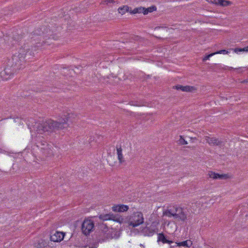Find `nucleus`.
Wrapping results in <instances>:
<instances>
[{"instance_id": "f257e3e1", "label": "nucleus", "mask_w": 248, "mask_h": 248, "mask_svg": "<svg viewBox=\"0 0 248 248\" xmlns=\"http://www.w3.org/2000/svg\"><path fill=\"white\" fill-rule=\"evenodd\" d=\"M70 114L67 113L64 115L62 120L55 121L51 119H48L42 123H39L36 125V131L38 133L43 134L45 132L51 133L56 132L60 129H63L67 127L69 121Z\"/></svg>"}, {"instance_id": "f03ea898", "label": "nucleus", "mask_w": 248, "mask_h": 248, "mask_svg": "<svg viewBox=\"0 0 248 248\" xmlns=\"http://www.w3.org/2000/svg\"><path fill=\"white\" fill-rule=\"evenodd\" d=\"M19 55H14L12 59L8 61L6 67L3 70L0 71V77L3 80L8 79L5 76L13 75L17 70L22 68V65L24 61L21 59L22 57H19Z\"/></svg>"}, {"instance_id": "7ed1b4c3", "label": "nucleus", "mask_w": 248, "mask_h": 248, "mask_svg": "<svg viewBox=\"0 0 248 248\" xmlns=\"http://www.w3.org/2000/svg\"><path fill=\"white\" fill-rule=\"evenodd\" d=\"M144 222L143 214L140 212L134 213L129 217V226L136 227L142 224Z\"/></svg>"}, {"instance_id": "20e7f679", "label": "nucleus", "mask_w": 248, "mask_h": 248, "mask_svg": "<svg viewBox=\"0 0 248 248\" xmlns=\"http://www.w3.org/2000/svg\"><path fill=\"white\" fill-rule=\"evenodd\" d=\"M94 227L93 221L91 219H85L81 226V230L83 233L87 235L93 231Z\"/></svg>"}, {"instance_id": "39448f33", "label": "nucleus", "mask_w": 248, "mask_h": 248, "mask_svg": "<svg viewBox=\"0 0 248 248\" xmlns=\"http://www.w3.org/2000/svg\"><path fill=\"white\" fill-rule=\"evenodd\" d=\"M175 218L183 222L187 219V214L184 208L180 207L175 208Z\"/></svg>"}, {"instance_id": "423d86ee", "label": "nucleus", "mask_w": 248, "mask_h": 248, "mask_svg": "<svg viewBox=\"0 0 248 248\" xmlns=\"http://www.w3.org/2000/svg\"><path fill=\"white\" fill-rule=\"evenodd\" d=\"M205 140L210 146H217L220 147L224 145V142L216 137H205Z\"/></svg>"}, {"instance_id": "0eeeda50", "label": "nucleus", "mask_w": 248, "mask_h": 248, "mask_svg": "<svg viewBox=\"0 0 248 248\" xmlns=\"http://www.w3.org/2000/svg\"><path fill=\"white\" fill-rule=\"evenodd\" d=\"M157 228L155 226H151L145 227L142 230V232L144 235L151 236L157 232Z\"/></svg>"}, {"instance_id": "6e6552de", "label": "nucleus", "mask_w": 248, "mask_h": 248, "mask_svg": "<svg viewBox=\"0 0 248 248\" xmlns=\"http://www.w3.org/2000/svg\"><path fill=\"white\" fill-rule=\"evenodd\" d=\"M64 235L63 232L56 231L54 234L50 235V239L51 241L55 242H60L63 239Z\"/></svg>"}, {"instance_id": "1a4fd4ad", "label": "nucleus", "mask_w": 248, "mask_h": 248, "mask_svg": "<svg viewBox=\"0 0 248 248\" xmlns=\"http://www.w3.org/2000/svg\"><path fill=\"white\" fill-rule=\"evenodd\" d=\"M111 209L115 212H124L128 210L129 207L124 204H115L112 207Z\"/></svg>"}, {"instance_id": "9d476101", "label": "nucleus", "mask_w": 248, "mask_h": 248, "mask_svg": "<svg viewBox=\"0 0 248 248\" xmlns=\"http://www.w3.org/2000/svg\"><path fill=\"white\" fill-rule=\"evenodd\" d=\"M173 88L177 90H181L185 92H192L193 91L196 90L195 88L193 86L188 85L184 86L181 85H177L174 86Z\"/></svg>"}, {"instance_id": "9b49d317", "label": "nucleus", "mask_w": 248, "mask_h": 248, "mask_svg": "<svg viewBox=\"0 0 248 248\" xmlns=\"http://www.w3.org/2000/svg\"><path fill=\"white\" fill-rule=\"evenodd\" d=\"M208 175L210 178L214 179H227L229 178L228 174H220L213 171H209Z\"/></svg>"}, {"instance_id": "f8f14e48", "label": "nucleus", "mask_w": 248, "mask_h": 248, "mask_svg": "<svg viewBox=\"0 0 248 248\" xmlns=\"http://www.w3.org/2000/svg\"><path fill=\"white\" fill-rule=\"evenodd\" d=\"M157 242H161L163 244H171L173 241L168 239V237L163 232L157 233Z\"/></svg>"}, {"instance_id": "ddd939ff", "label": "nucleus", "mask_w": 248, "mask_h": 248, "mask_svg": "<svg viewBox=\"0 0 248 248\" xmlns=\"http://www.w3.org/2000/svg\"><path fill=\"white\" fill-rule=\"evenodd\" d=\"M37 146L40 149L41 152L45 150L47 147L52 146L51 144H48L46 141L41 140L37 143Z\"/></svg>"}, {"instance_id": "4468645a", "label": "nucleus", "mask_w": 248, "mask_h": 248, "mask_svg": "<svg viewBox=\"0 0 248 248\" xmlns=\"http://www.w3.org/2000/svg\"><path fill=\"white\" fill-rule=\"evenodd\" d=\"M109 220H112L117 222L122 223L124 222V219L122 216L119 214H114L113 213H110V219Z\"/></svg>"}, {"instance_id": "2eb2a0df", "label": "nucleus", "mask_w": 248, "mask_h": 248, "mask_svg": "<svg viewBox=\"0 0 248 248\" xmlns=\"http://www.w3.org/2000/svg\"><path fill=\"white\" fill-rule=\"evenodd\" d=\"M48 246L47 242L43 239H40L34 243V247L37 248H46Z\"/></svg>"}, {"instance_id": "dca6fc26", "label": "nucleus", "mask_w": 248, "mask_h": 248, "mask_svg": "<svg viewBox=\"0 0 248 248\" xmlns=\"http://www.w3.org/2000/svg\"><path fill=\"white\" fill-rule=\"evenodd\" d=\"M214 1L215 2H213V3L224 7L230 5L232 4V2L228 0H217V1L215 0Z\"/></svg>"}, {"instance_id": "f3484780", "label": "nucleus", "mask_w": 248, "mask_h": 248, "mask_svg": "<svg viewBox=\"0 0 248 248\" xmlns=\"http://www.w3.org/2000/svg\"><path fill=\"white\" fill-rule=\"evenodd\" d=\"M177 246L179 247H190L192 245V243L190 240H186L183 242L176 243Z\"/></svg>"}, {"instance_id": "a211bd4d", "label": "nucleus", "mask_w": 248, "mask_h": 248, "mask_svg": "<svg viewBox=\"0 0 248 248\" xmlns=\"http://www.w3.org/2000/svg\"><path fill=\"white\" fill-rule=\"evenodd\" d=\"M117 152L118 155V158L119 161V162L122 163L124 161V160L123 159V155L122 154V149L121 147H117Z\"/></svg>"}, {"instance_id": "6ab92c4d", "label": "nucleus", "mask_w": 248, "mask_h": 248, "mask_svg": "<svg viewBox=\"0 0 248 248\" xmlns=\"http://www.w3.org/2000/svg\"><path fill=\"white\" fill-rule=\"evenodd\" d=\"M163 215L170 217H173L175 218V208L173 209L166 210L163 212Z\"/></svg>"}, {"instance_id": "aec40b11", "label": "nucleus", "mask_w": 248, "mask_h": 248, "mask_svg": "<svg viewBox=\"0 0 248 248\" xmlns=\"http://www.w3.org/2000/svg\"><path fill=\"white\" fill-rule=\"evenodd\" d=\"M53 147H47L45 150L42 151L43 155L46 156H51L53 155L52 149Z\"/></svg>"}, {"instance_id": "412c9836", "label": "nucleus", "mask_w": 248, "mask_h": 248, "mask_svg": "<svg viewBox=\"0 0 248 248\" xmlns=\"http://www.w3.org/2000/svg\"><path fill=\"white\" fill-rule=\"evenodd\" d=\"M144 7H140L134 8L133 10H130L129 13L131 14H135L137 13H143L144 14Z\"/></svg>"}, {"instance_id": "4be33fe9", "label": "nucleus", "mask_w": 248, "mask_h": 248, "mask_svg": "<svg viewBox=\"0 0 248 248\" xmlns=\"http://www.w3.org/2000/svg\"><path fill=\"white\" fill-rule=\"evenodd\" d=\"M130 8L127 6V5H124L123 7H119L118 9L119 13L121 14L122 15H124L125 13L126 12L130 11L129 10V9Z\"/></svg>"}, {"instance_id": "5701e85b", "label": "nucleus", "mask_w": 248, "mask_h": 248, "mask_svg": "<svg viewBox=\"0 0 248 248\" xmlns=\"http://www.w3.org/2000/svg\"><path fill=\"white\" fill-rule=\"evenodd\" d=\"M156 10V7L155 6H154V5L152 6L147 8H144V15H147L149 13H151V12H152L153 11H155Z\"/></svg>"}, {"instance_id": "b1692460", "label": "nucleus", "mask_w": 248, "mask_h": 248, "mask_svg": "<svg viewBox=\"0 0 248 248\" xmlns=\"http://www.w3.org/2000/svg\"><path fill=\"white\" fill-rule=\"evenodd\" d=\"M99 218L103 220H109L110 213L105 215H100Z\"/></svg>"}, {"instance_id": "393cba45", "label": "nucleus", "mask_w": 248, "mask_h": 248, "mask_svg": "<svg viewBox=\"0 0 248 248\" xmlns=\"http://www.w3.org/2000/svg\"><path fill=\"white\" fill-rule=\"evenodd\" d=\"M234 52L238 53V52L246 51L248 52V46L244 48H235L234 50Z\"/></svg>"}, {"instance_id": "a878e982", "label": "nucleus", "mask_w": 248, "mask_h": 248, "mask_svg": "<svg viewBox=\"0 0 248 248\" xmlns=\"http://www.w3.org/2000/svg\"><path fill=\"white\" fill-rule=\"evenodd\" d=\"M43 44H46V42L44 41H43L42 43H36V45L35 46H34L33 47L32 46L31 47V50H36V48L37 47L39 48V47H41L42 46H43Z\"/></svg>"}, {"instance_id": "bb28decb", "label": "nucleus", "mask_w": 248, "mask_h": 248, "mask_svg": "<svg viewBox=\"0 0 248 248\" xmlns=\"http://www.w3.org/2000/svg\"><path fill=\"white\" fill-rule=\"evenodd\" d=\"M141 39H142V38L138 35H133L130 38L131 40L134 41H140Z\"/></svg>"}, {"instance_id": "cd10ccee", "label": "nucleus", "mask_w": 248, "mask_h": 248, "mask_svg": "<svg viewBox=\"0 0 248 248\" xmlns=\"http://www.w3.org/2000/svg\"><path fill=\"white\" fill-rule=\"evenodd\" d=\"M228 51L225 49H222L219 51H217L216 52H214L215 54H228Z\"/></svg>"}, {"instance_id": "c85d7f7f", "label": "nucleus", "mask_w": 248, "mask_h": 248, "mask_svg": "<svg viewBox=\"0 0 248 248\" xmlns=\"http://www.w3.org/2000/svg\"><path fill=\"white\" fill-rule=\"evenodd\" d=\"M215 54V53H212L211 54H209L206 56H205L203 58V61H205L206 60H208L209 59V58L213 56V55H214Z\"/></svg>"}, {"instance_id": "c756f323", "label": "nucleus", "mask_w": 248, "mask_h": 248, "mask_svg": "<svg viewBox=\"0 0 248 248\" xmlns=\"http://www.w3.org/2000/svg\"><path fill=\"white\" fill-rule=\"evenodd\" d=\"M114 2H115L114 0H105L102 2L103 4H106L107 5H108L110 3H112Z\"/></svg>"}, {"instance_id": "7c9ffc66", "label": "nucleus", "mask_w": 248, "mask_h": 248, "mask_svg": "<svg viewBox=\"0 0 248 248\" xmlns=\"http://www.w3.org/2000/svg\"><path fill=\"white\" fill-rule=\"evenodd\" d=\"M179 141H180V143L181 144L184 145V144H187V141H186L185 140L182 136H181Z\"/></svg>"}, {"instance_id": "2f4dec72", "label": "nucleus", "mask_w": 248, "mask_h": 248, "mask_svg": "<svg viewBox=\"0 0 248 248\" xmlns=\"http://www.w3.org/2000/svg\"><path fill=\"white\" fill-rule=\"evenodd\" d=\"M33 35H41V33L38 30H36L34 31V33H33Z\"/></svg>"}, {"instance_id": "473e14b6", "label": "nucleus", "mask_w": 248, "mask_h": 248, "mask_svg": "<svg viewBox=\"0 0 248 248\" xmlns=\"http://www.w3.org/2000/svg\"><path fill=\"white\" fill-rule=\"evenodd\" d=\"M31 51H30V50H29L25 54V56H27V55H31Z\"/></svg>"}, {"instance_id": "72a5a7b5", "label": "nucleus", "mask_w": 248, "mask_h": 248, "mask_svg": "<svg viewBox=\"0 0 248 248\" xmlns=\"http://www.w3.org/2000/svg\"><path fill=\"white\" fill-rule=\"evenodd\" d=\"M248 82V80H245L243 81V83H245V82Z\"/></svg>"}]
</instances>
